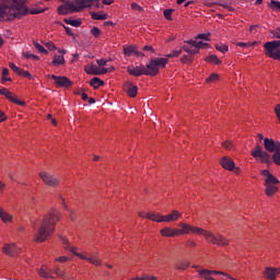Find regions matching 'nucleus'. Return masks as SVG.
Masks as SVG:
<instances>
[{"label": "nucleus", "mask_w": 280, "mask_h": 280, "mask_svg": "<svg viewBox=\"0 0 280 280\" xmlns=\"http://www.w3.org/2000/svg\"><path fill=\"white\" fill-rule=\"evenodd\" d=\"M27 0H11V3L0 4V21H13V19H22L25 14H40L42 11H30L27 9Z\"/></svg>", "instance_id": "1"}, {"label": "nucleus", "mask_w": 280, "mask_h": 280, "mask_svg": "<svg viewBox=\"0 0 280 280\" xmlns=\"http://www.w3.org/2000/svg\"><path fill=\"white\" fill-rule=\"evenodd\" d=\"M59 237L65 250H69V253H73L75 257H79V259H82L83 261H88L93 266H103L104 262L100 259V256L97 255V253L91 254L86 250H81L78 247L71 246V243H69V240H67V237L65 236H59Z\"/></svg>", "instance_id": "2"}, {"label": "nucleus", "mask_w": 280, "mask_h": 280, "mask_svg": "<svg viewBox=\"0 0 280 280\" xmlns=\"http://www.w3.org/2000/svg\"><path fill=\"white\" fill-rule=\"evenodd\" d=\"M100 7V0H70L58 7V14L67 15L82 12L84 8Z\"/></svg>", "instance_id": "3"}, {"label": "nucleus", "mask_w": 280, "mask_h": 280, "mask_svg": "<svg viewBox=\"0 0 280 280\" xmlns=\"http://www.w3.org/2000/svg\"><path fill=\"white\" fill-rule=\"evenodd\" d=\"M260 176H262L265 182L264 186L266 196H268V198H272V196L279 191V187H277V185H279V178L272 175L268 170H262L260 172Z\"/></svg>", "instance_id": "4"}, {"label": "nucleus", "mask_w": 280, "mask_h": 280, "mask_svg": "<svg viewBox=\"0 0 280 280\" xmlns=\"http://www.w3.org/2000/svg\"><path fill=\"white\" fill-rule=\"evenodd\" d=\"M167 62H170V59L167 58L151 59L150 62H148L147 67L144 68V75H159V71H161V69H165Z\"/></svg>", "instance_id": "5"}, {"label": "nucleus", "mask_w": 280, "mask_h": 280, "mask_svg": "<svg viewBox=\"0 0 280 280\" xmlns=\"http://www.w3.org/2000/svg\"><path fill=\"white\" fill-rule=\"evenodd\" d=\"M202 237H205L208 244H213L214 246H229V244H231V241L226 238L224 235L220 233L215 234L208 230H203Z\"/></svg>", "instance_id": "6"}, {"label": "nucleus", "mask_w": 280, "mask_h": 280, "mask_svg": "<svg viewBox=\"0 0 280 280\" xmlns=\"http://www.w3.org/2000/svg\"><path fill=\"white\" fill-rule=\"evenodd\" d=\"M56 231V228L49 226L46 223L42 222V225L37 230L35 234V242L43 243L47 242L49 237L54 235V232Z\"/></svg>", "instance_id": "7"}, {"label": "nucleus", "mask_w": 280, "mask_h": 280, "mask_svg": "<svg viewBox=\"0 0 280 280\" xmlns=\"http://www.w3.org/2000/svg\"><path fill=\"white\" fill-rule=\"evenodd\" d=\"M178 226L180 229H177L178 235H203L205 229L191 225L189 223L179 222Z\"/></svg>", "instance_id": "8"}, {"label": "nucleus", "mask_w": 280, "mask_h": 280, "mask_svg": "<svg viewBox=\"0 0 280 280\" xmlns=\"http://www.w3.org/2000/svg\"><path fill=\"white\" fill-rule=\"evenodd\" d=\"M264 47L265 56H268V58H272V60H280L279 40L267 42L265 43Z\"/></svg>", "instance_id": "9"}, {"label": "nucleus", "mask_w": 280, "mask_h": 280, "mask_svg": "<svg viewBox=\"0 0 280 280\" xmlns=\"http://www.w3.org/2000/svg\"><path fill=\"white\" fill-rule=\"evenodd\" d=\"M250 155L256 159L258 163H266L270 165V154L264 150V148L259 144L252 150Z\"/></svg>", "instance_id": "10"}, {"label": "nucleus", "mask_w": 280, "mask_h": 280, "mask_svg": "<svg viewBox=\"0 0 280 280\" xmlns=\"http://www.w3.org/2000/svg\"><path fill=\"white\" fill-rule=\"evenodd\" d=\"M84 71L89 73V75H104L105 73H110L112 71H115V67H108V68H100L95 63H89L84 67Z\"/></svg>", "instance_id": "11"}, {"label": "nucleus", "mask_w": 280, "mask_h": 280, "mask_svg": "<svg viewBox=\"0 0 280 280\" xmlns=\"http://www.w3.org/2000/svg\"><path fill=\"white\" fill-rule=\"evenodd\" d=\"M39 178L48 187H58L60 185V178L47 171L39 172Z\"/></svg>", "instance_id": "12"}, {"label": "nucleus", "mask_w": 280, "mask_h": 280, "mask_svg": "<svg viewBox=\"0 0 280 280\" xmlns=\"http://www.w3.org/2000/svg\"><path fill=\"white\" fill-rule=\"evenodd\" d=\"M58 222H60V211L57 209L50 210L43 219V223L52 226V229H55Z\"/></svg>", "instance_id": "13"}, {"label": "nucleus", "mask_w": 280, "mask_h": 280, "mask_svg": "<svg viewBox=\"0 0 280 280\" xmlns=\"http://www.w3.org/2000/svg\"><path fill=\"white\" fill-rule=\"evenodd\" d=\"M0 95H4V97H7L9 102H12V104H16L18 106H25V101H21L16 94L12 93L5 88L0 90Z\"/></svg>", "instance_id": "14"}, {"label": "nucleus", "mask_w": 280, "mask_h": 280, "mask_svg": "<svg viewBox=\"0 0 280 280\" xmlns=\"http://www.w3.org/2000/svg\"><path fill=\"white\" fill-rule=\"evenodd\" d=\"M49 78L55 81L56 86H61L62 89H69L73 86V82L69 80L67 77H58L56 74H51Z\"/></svg>", "instance_id": "15"}, {"label": "nucleus", "mask_w": 280, "mask_h": 280, "mask_svg": "<svg viewBox=\"0 0 280 280\" xmlns=\"http://www.w3.org/2000/svg\"><path fill=\"white\" fill-rule=\"evenodd\" d=\"M2 253L9 255V257H16V255H21V247H18L14 243L4 244Z\"/></svg>", "instance_id": "16"}, {"label": "nucleus", "mask_w": 280, "mask_h": 280, "mask_svg": "<svg viewBox=\"0 0 280 280\" xmlns=\"http://www.w3.org/2000/svg\"><path fill=\"white\" fill-rule=\"evenodd\" d=\"M278 275H280V267H266L262 271L266 280H277Z\"/></svg>", "instance_id": "17"}, {"label": "nucleus", "mask_w": 280, "mask_h": 280, "mask_svg": "<svg viewBox=\"0 0 280 280\" xmlns=\"http://www.w3.org/2000/svg\"><path fill=\"white\" fill-rule=\"evenodd\" d=\"M211 275H222V271L218 270H209V269H202L198 270V277L202 280H215Z\"/></svg>", "instance_id": "18"}, {"label": "nucleus", "mask_w": 280, "mask_h": 280, "mask_svg": "<svg viewBox=\"0 0 280 280\" xmlns=\"http://www.w3.org/2000/svg\"><path fill=\"white\" fill-rule=\"evenodd\" d=\"M220 164H221L222 168L226 170L228 172H233V170H235V161H233V159H231L229 156H223L220 160Z\"/></svg>", "instance_id": "19"}, {"label": "nucleus", "mask_w": 280, "mask_h": 280, "mask_svg": "<svg viewBox=\"0 0 280 280\" xmlns=\"http://www.w3.org/2000/svg\"><path fill=\"white\" fill-rule=\"evenodd\" d=\"M183 218V212L178 210H173L168 214L164 215V222L172 223V222H178Z\"/></svg>", "instance_id": "20"}, {"label": "nucleus", "mask_w": 280, "mask_h": 280, "mask_svg": "<svg viewBox=\"0 0 280 280\" xmlns=\"http://www.w3.org/2000/svg\"><path fill=\"white\" fill-rule=\"evenodd\" d=\"M280 142H275V140L270 138L264 139V148L267 150V152H276L279 150Z\"/></svg>", "instance_id": "21"}, {"label": "nucleus", "mask_w": 280, "mask_h": 280, "mask_svg": "<svg viewBox=\"0 0 280 280\" xmlns=\"http://www.w3.org/2000/svg\"><path fill=\"white\" fill-rule=\"evenodd\" d=\"M0 220L3 224H12L14 222V215L0 207Z\"/></svg>", "instance_id": "22"}, {"label": "nucleus", "mask_w": 280, "mask_h": 280, "mask_svg": "<svg viewBox=\"0 0 280 280\" xmlns=\"http://www.w3.org/2000/svg\"><path fill=\"white\" fill-rule=\"evenodd\" d=\"M127 71L130 75H135L136 78H139L140 75H145V67L144 66H129L127 68Z\"/></svg>", "instance_id": "23"}, {"label": "nucleus", "mask_w": 280, "mask_h": 280, "mask_svg": "<svg viewBox=\"0 0 280 280\" xmlns=\"http://www.w3.org/2000/svg\"><path fill=\"white\" fill-rule=\"evenodd\" d=\"M160 235H162V237H178V229L177 228H163L160 231Z\"/></svg>", "instance_id": "24"}, {"label": "nucleus", "mask_w": 280, "mask_h": 280, "mask_svg": "<svg viewBox=\"0 0 280 280\" xmlns=\"http://www.w3.org/2000/svg\"><path fill=\"white\" fill-rule=\"evenodd\" d=\"M124 54L125 56H137L138 58H141L143 57V52L137 50V46H127V47H124Z\"/></svg>", "instance_id": "25"}, {"label": "nucleus", "mask_w": 280, "mask_h": 280, "mask_svg": "<svg viewBox=\"0 0 280 280\" xmlns=\"http://www.w3.org/2000/svg\"><path fill=\"white\" fill-rule=\"evenodd\" d=\"M183 49H184V51H186V54H190V56L198 54V47H196V44L194 40L187 42L183 46Z\"/></svg>", "instance_id": "26"}, {"label": "nucleus", "mask_w": 280, "mask_h": 280, "mask_svg": "<svg viewBox=\"0 0 280 280\" xmlns=\"http://www.w3.org/2000/svg\"><path fill=\"white\" fill-rule=\"evenodd\" d=\"M147 220H151L152 222H164V215H162L160 212L158 211H150L147 214Z\"/></svg>", "instance_id": "27"}, {"label": "nucleus", "mask_w": 280, "mask_h": 280, "mask_svg": "<svg viewBox=\"0 0 280 280\" xmlns=\"http://www.w3.org/2000/svg\"><path fill=\"white\" fill-rule=\"evenodd\" d=\"M38 275L43 279H54V276H51V269H49L47 265L40 267V269L38 270Z\"/></svg>", "instance_id": "28"}, {"label": "nucleus", "mask_w": 280, "mask_h": 280, "mask_svg": "<svg viewBox=\"0 0 280 280\" xmlns=\"http://www.w3.org/2000/svg\"><path fill=\"white\" fill-rule=\"evenodd\" d=\"M67 61L65 60V56L55 55L51 61L52 67H62Z\"/></svg>", "instance_id": "29"}, {"label": "nucleus", "mask_w": 280, "mask_h": 280, "mask_svg": "<svg viewBox=\"0 0 280 280\" xmlns=\"http://www.w3.org/2000/svg\"><path fill=\"white\" fill-rule=\"evenodd\" d=\"M138 91L139 88H137V85H131L130 83H128L127 94L129 95V97H137Z\"/></svg>", "instance_id": "30"}, {"label": "nucleus", "mask_w": 280, "mask_h": 280, "mask_svg": "<svg viewBox=\"0 0 280 280\" xmlns=\"http://www.w3.org/2000/svg\"><path fill=\"white\" fill-rule=\"evenodd\" d=\"M206 62H210L211 65H222V61L215 55H210L205 58Z\"/></svg>", "instance_id": "31"}, {"label": "nucleus", "mask_w": 280, "mask_h": 280, "mask_svg": "<svg viewBox=\"0 0 280 280\" xmlns=\"http://www.w3.org/2000/svg\"><path fill=\"white\" fill-rule=\"evenodd\" d=\"M90 84L93 86V89H100V86H104V82L97 77L91 79Z\"/></svg>", "instance_id": "32"}, {"label": "nucleus", "mask_w": 280, "mask_h": 280, "mask_svg": "<svg viewBox=\"0 0 280 280\" xmlns=\"http://www.w3.org/2000/svg\"><path fill=\"white\" fill-rule=\"evenodd\" d=\"M93 21H106L108 19V14L106 13H92Z\"/></svg>", "instance_id": "33"}, {"label": "nucleus", "mask_w": 280, "mask_h": 280, "mask_svg": "<svg viewBox=\"0 0 280 280\" xmlns=\"http://www.w3.org/2000/svg\"><path fill=\"white\" fill-rule=\"evenodd\" d=\"M272 161L276 165H280V144L278 145V149L273 151Z\"/></svg>", "instance_id": "34"}, {"label": "nucleus", "mask_w": 280, "mask_h": 280, "mask_svg": "<svg viewBox=\"0 0 280 280\" xmlns=\"http://www.w3.org/2000/svg\"><path fill=\"white\" fill-rule=\"evenodd\" d=\"M220 80V74L218 73H212L208 79H206L207 84H213Z\"/></svg>", "instance_id": "35"}, {"label": "nucleus", "mask_w": 280, "mask_h": 280, "mask_svg": "<svg viewBox=\"0 0 280 280\" xmlns=\"http://www.w3.org/2000/svg\"><path fill=\"white\" fill-rule=\"evenodd\" d=\"M194 43H195V47H197V52H199L200 49H207V47H209L208 43L198 42V39L194 40Z\"/></svg>", "instance_id": "36"}, {"label": "nucleus", "mask_w": 280, "mask_h": 280, "mask_svg": "<svg viewBox=\"0 0 280 280\" xmlns=\"http://www.w3.org/2000/svg\"><path fill=\"white\" fill-rule=\"evenodd\" d=\"M65 23H67V25H72V27H80V25H82L80 20L66 19Z\"/></svg>", "instance_id": "37"}, {"label": "nucleus", "mask_w": 280, "mask_h": 280, "mask_svg": "<svg viewBox=\"0 0 280 280\" xmlns=\"http://www.w3.org/2000/svg\"><path fill=\"white\" fill-rule=\"evenodd\" d=\"M215 49L221 51V54H226V51H229V46L224 44H217Z\"/></svg>", "instance_id": "38"}, {"label": "nucleus", "mask_w": 280, "mask_h": 280, "mask_svg": "<svg viewBox=\"0 0 280 280\" xmlns=\"http://www.w3.org/2000/svg\"><path fill=\"white\" fill-rule=\"evenodd\" d=\"M196 40H211V34L210 33L199 34L197 35Z\"/></svg>", "instance_id": "39"}, {"label": "nucleus", "mask_w": 280, "mask_h": 280, "mask_svg": "<svg viewBox=\"0 0 280 280\" xmlns=\"http://www.w3.org/2000/svg\"><path fill=\"white\" fill-rule=\"evenodd\" d=\"M10 75V70L8 68H4L2 70V82H10L12 79L8 78Z\"/></svg>", "instance_id": "40"}, {"label": "nucleus", "mask_w": 280, "mask_h": 280, "mask_svg": "<svg viewBox=\"0 0 280 280\" xmlns=\"http://www.w3.org/2000/svg\"><path fill=\"white\" fill-rule=\"evenodd\" d=\"M23 56H24L26 59L40 60V58H39L38 56L32 54L31 51L23 52Z\"/></svg>", "instance_id": "41"}, {"label": "nucleus", "mask_w": 280, "mask_h": 280, "mask_svg": "<svg viewBox=\"0 0 280 280\" xmlns=\"http://www.w3.org/2000/svg\"><path fill=\"white\" fill-rule=\"evenodd\" d=\"M34 47L35 49H37V51H39V54H48L47 49H45V47L43 45H40L39 43H34Z\"/></svg>", "instance_id": "42"}, {"label": "nucleus", "mask_w": 280, "mask_h": 280, "mask_svg": "<svg viewBox=\"0 0 280 280\" xmlns=\"http://www.w3.org/2000/svg\"><path fill=\"white\" fill-rule=\"evenodd\" d=\"M18 75H22L23 78H28L30 80H32L34 77L30 73V71L27 70H20V73Z\"/></svg>", "instance_id": "43"}, {"label": "nucleus", "mask_w": 280, "mask_h": 280, "mask_svg": "<svg viewBox=\"0 0 280 280\" xmlns=\"http://www.w3.org/2000/svg\"><path fill=\"white\" fill-rule=\"evenodd\" d=\"M173 12H174V10H172V9H166V10H164L163 14H164V16H165V19H166L167 21H172V14H173Z\"/></svg>", "instance_id": "44"}, {"label": "nucleus", "mask_w": 280, "mask_h": 280, "mask_svg": "<svg viewBox=\"0 0 280 280\" xmlns=\"http://www.w3.org/2000/svg\"><path fill=\"white\" fill-rule=\"evenodd\" d=\"M183 54L182 50H173L171 54L166 55V58H178Z\"/></svg>", "instance_id": "45"}, {"label": "nucleus", "mask_w": 280, "mask_h": 280, "mask_svg": "<svg viewBox=\"0 0 280 280\" xmlns=\"http://www.w3.org/2000/svg\"><path fill=\"white\" fill-rule=\"evenodd\" d=\"M102 3L104 5H110V3H113V0H98V7L97 5H92V8H102Z\"/></svg>", "instance_id": "46"}, {"label": "nucleus", "mask_w": 280, "mask_h": 280, "mask_svg": "<svg viewBox=\"0 0 280 280\" xmlns=\"http://www.w3.org/2000/svg\"><path fill=\"white\" fill-rule=\"evenodd\" d=\"M270 8L276 10V12H280V2L279 1H271Z\"/></svg>", "instance_id": "47"}, {"label": "nucleus", "mask_w": 280, "mask_h": 280, "mask_svg": "<svg viewBox=\"0 0 280 280\" xmlns=\"http://www.w3.org/2000/svg\"><path fill=\"white\" fill-rule=\"evenodd\" d=\"M189 266V261L182 262L176 266L177 270H187V267Z\"/></svg>", "instance_id": "48"}, {"label": "nucleus", "mask_w": 280, "mask_h": 280, "mask_svg": "<svg viewBox=\"0 0 280 280\" xmlns=\"http://www.w3.org/2000/svg\"><path fill=\"white\" fill-rule=\"evenodd\" d=\"M91 34H92V36H94L95 38H97V37L102 34V32L100 31L98 27H93V28L91 30Z\"/></svg>", "instance_id": "49"}, {"label": "nucleus", "mask_w": 280, "mask_h": 280, "mask_svg": "<svg viewBox=\"0 0 280 280\" xmlns=\"http://www.w3.org/2000/svg\"><path fill=\"white\" fill-rule=\"evenodd\" d=\"M69 218L71 222H75V220H78V212H75V210H70Z\"/></svg>", "instance_id": "50"}, {"label": "nucleus", "mask_w": 280, "mask_h": 280, "mask_svg": "<svg viewBox=\"0 0 280 280\" xmlns=\"http://www.w3.org/2000/svg\"><path fill=\"white\" fill-rule=\"evenodd\" d=\"M222 147L225 149V150H233V142L231 141H224L222 143Z\"/></svg>", "instance_id": "51"}, {"label": "nucleus", "mask_w": 280, "mask_h": 280, "mask_svg": "<svg viewBox=\"0 0 280 280\" xmlns=\"http://www.w3.org/2000/svg\"><path fill=\"white\" fill-rule=\"evenodd\" d=\"M131 9L136 10L137 12H143V8L136 2L131 3Z\"/></svg>", "instance_id": "52"}, {"label": "nucleus", "mask_w": 280, "mask_h": 280, "mask_svg": "<svg viewBox=\"0 0 280 280\" xmlns=\"http://www.w3.org/2000/svg\"><path fill=\"white\" fill-rule=\"evenodd\" d=\"M9 67L12 69V71H14V73H21V68H19L16 65L10 63Z\"/></svg>", "instance_id": "53"}, {"label": "nucleus", "mask_w": 280, "mask_h": 280, "mask_svg": "<svg viewBox=\"0 0 280 280\" xmlns=\"http://www.w3.org/2000/svg\"><path fill=\"white\" fill-rule=\"evenodd\" d=\"M46 47L47 49H49V51H56V49H58V47H56V45L54 43H46Z\"/></svg>", "instance_id": "54"}, {"label": "nucleus", "mask_w": 280, "mask_h": 280, "mask_svg": "<svg viewBox=\"0 0 280 280\" xmlns=\"http://www.w3.org/2000/svg\"><path fill=\"white\" fill-rule=\"evenodd\" d=\"M236 45H237V47H245V48L253 47V44H250V42H248V43L238 42V43H236Z\"/></svg>", "instance_id": "55"}, {"label": "nucleus", "mask_w": 280, "mask_h": 280, "mask_svg": "<svg viewBox=\"0 0 280 280\" xmlns=\"http://www.w3.org/2000/svg\"><path fill=\"white\" fill-rule=\"evenodd\" d=\"M56 261H60V264H67V261H69V257L60 256V257L56 258Z\"/></svg>", "instance_id": "56"}, {"label": "nucleus", "mask_w": 280, "mask_h": 280, "mask_svg": "<svg viewBox=\"0 0 280 280\" xmlns=\"http://www.w3.org/2000/svg\"><path fill=\"white\" fill-rule=\"evenodd\" d=\"M55 275H57V277H65V271L60 270L59 268H55L54 269Z\"/></svg>", "instance_id": "57"}, {"label": "nucleus", "mask_w": 280, "mask_h": 280, "mask_svg": "<svg viewBox=\"0 0 280 280\" xmlns=\"http://www.w3.org/2000/svg\"><path fill=\"white\" fill-rule=\"evenodd\" d=\"M106 62L107 61L104 59H98L97 60L98 68L104 69L103 67H106Z\"/></svg>", "instance_id": "58"}, {"label": "nucleus", "mask_w": 280, "mask_h": 280, "mask_svg": "<svg viewBox=\"0 0 280 280\" xmlns=\"http://www.w3.org/2000/svg\"><path fill=\"white\" fill-rule=\"evenodd\" d=\"M7 119H8V116H5V113L0 110V124H2V121H5Z\"/></svg>", "instance_id": "59"}, {"label": "nucleus", "mask_w": 280, "mask_h": 280, "mask_svg": "<svg viewBox=\"0 0 280 280\" xmlns=\"http://www.w3.org/2000/svg\"><path fill=\"white\" fill-rule=\"evenodd\" d=\"M187 246H189L190 248H196V242H194V241H188V242H187Z\"/></svg>", "instance_id": "60"}, {"label": "nucleus", "mask_w": 280, "mask_h": 280, "mask_svg": "<svg viewBox=\"0 0 280 280\" xmlns=\"http://www.w3.org/2000/svg\"><path fill=\"white\" fill-rule=\"evenodd\" d=\"M58 54H61V56H65L67 54V49L65 48H57Z\"/></svg>", "instance_id": "61"}, {"label": "nucleus", "mask_w": 280, "mask_h": 280, "mask_svg": "<svg viewBox=\"0 0 280 280\" xmlns=\"http://www.w3.org/2000/svg\"><path fill=\"white\" fill-rule=\"evenodd\" d=\"M138 215H139V218H147L148 219V212L141 211V212L138 213Z\"/></svg>", "instance_id": "62"}, {"label": "nucleus", "mask_w": 280, "mask_h": 280, "mask_svg": "<svg viewBox=\"0 0 280 280\" xmlns=\"http://www.w3.org/2000/svg\"><path fill=\"white\" fill-rule=\"evenodd\" d=\"M233 171H234V174H242V168L235 167V165H234Z\"/></svg>", "instance_id": "63"}, {"label": "nucleus", "mask_w": 280, "mask_h": 280, "mask_svg": "<svg viewBox=\"0 0 280 280\" xmlns=\"http://www.w3.org/2000/svg\"><path fill=\"white\" fill-rule=\"evenodd\" d=\"M182 62H189V57L183 56L182 57Z\"/></svg>", "instance_id": "64"}]
</instances>
